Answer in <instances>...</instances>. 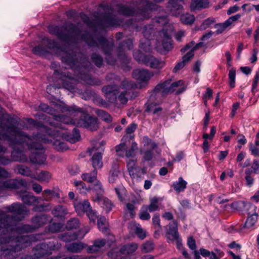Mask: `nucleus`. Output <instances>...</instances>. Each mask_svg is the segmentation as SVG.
Masks as SVG:
<instances>
[{
	"mask_svg": "<svg viewBox=\"0 0 259 259\" xmlns=\"http://www.w3.org/2000/svg\"><path fill=\"white\" fill-rule=\"evenodd\" d=\"M26 121L29 125H32L34 127H39V129L38 130L39 133H38L36 134V135L38 134H41L42 135H46L47 137L49 136V135H48V133L45 130H44L42 129V127H45L47 130H51L52 128H49L47 127H46L43 125H40V124L39 123L37 122L36 121H35L34 120H33V119H31V118H27L26 119ZM35 136H36V135H35ZM34 136H35V135L33 136L31 138H32L33 137H34Z\"/></svg>",
	"mask_w": 259,
	"mask_h": 259,
	"instance_id": "obj_36",
	"label": "nucleus"
},
{
	"mask_svg": "<svg viewBox=\"0 0 259 259\" xmlns=\"http://www.w3.org/2000/svg\"><path fill=\"white\" fill-rule=\"evenodd\" d=\"M178 230V225L176 221H172L168 225L166 237L169 243H173L176 239H178V238L180 237Z\"/></svg>",
	"mask_w": 259,
	"mask_h": 259,
	"instance_id": "obj_22",
	"label": "nucleus"
},
{
	"mask_svg": "<svg viewBox=\"0 0 259 259\" xmlns=\"http://www.w3.org/2000/svg\"><path fill=\"white\" fill-rule=\"evenodd\" d=\"M133 56L135 59L137 61H138L140 63L142 62L143 63H144V58L147 57V56L144 55L140 51L134 52Z\"/></svg>",
	"mask_w": 259,
	"mask_h": 259,
	"instance_id": "obj_64",
	"label": "nucleus"
},
{
	"mask_svg": "<svg viewBox=\"0 0 259 259\" xmlns=\"http://www.w3.org/2000/svg\"><path fill=\"white\" fill-rule=\"evenodd\" d=\"M138 248L136 243L127 244L123 246L118 252L115 250H112L109 253V255L114 259H130L127 255L133 253Z\"/></svg>",
	"mask_w": 259,
	"mask_h": 259,
	"instance_id": "obj_11",
	"label": "nucleus"
},
{
	"mask_svg": "<svg viewBox=\"0 0 259 259\" xmlns=\"http://www.w3.org/2000/svg\"><path fill=\"white\" fill-rule=\"evenodd\" d=\"M159 198L156 197H154L150 199V204L149 205H144L145 206L150 212H153L159 209V206L158 205V202Z\"/></svg>",
	"mask_w": 259,
	"mask_h": 259,
	"instance_id": "obj_42",
	"label": "nucleus"
},
{
	"mask_svg": "<svg viewBox=\"0 0 259 259\" xmlns=\"http://www.w3.org/2000/svg\"><path fill=\"white\" fill-rule=\"evenodd\" d=\"M184 0H169L167 6V11L173 16L180 15L182 11V4Z\"/></svg>",
	"mask_w": 259,
	"mask_h": 259,
	"instance_id": "obj_23",
	"label": "nucleus"
},
{
	"mask_svg": "<svg viewBox=\"0 0 259 259\" xmlns=\"http://www.w3.org/2000/svg\"><path fill=\"white\" fill-rule=\"evenodd\" d=\"M74 185L76 187L78 192L82 194L86 193L87 189L85 184L81 181H75Z\"/></svg>",
	"mask_w": 259,
	"mask_h": 259,
	"instance_id": "obj_51",
	"label": "nucleus"
},
{
	"mask_svg": "<svg viewBox=\"0 0 259 259\" xmlns=\"http://www.w3.org/2000/svg\"><path fill=\"white\" fill-rule=\"evenodd\" d=\"M187 182L183 180L182 177H179L178 181L173 183L174 190L179 193L184 191L186 188Z\"/></svg>",
	"mask_w": 259,
	"mask_h": 259,
	"instance_id": "obj_38",
	"label": "nucleus"
},
{
	"mask_svg": "<svg viewBox=\"0 0 259 259\" xmlns=\"http://www.w3.org/2000/svg\"><path fill=\"white\" fill-rule=\"evenodd\" d=\"M144 64L147 66L155 69L162 68L165 65V62L163 61L150 55H147L144 58Z\"/></svg>",
	"mask_w": 259,
	"mask_h": 259,
	"instance_id": "obj_24",
	"label": "nucleus"
},
{
	"mask_svg": "<svg viewBox=\"0 0 259 259\" xmlns=\"http://www.w3.org/2000/svg\"><path fill=\"white\" fill-rule=\"evenodd\" d=\"M62 112L67 113L73 117L80 114V119L77 121H73V124L77 126L87 128L91 131L97 130L98 128V119L93 116H90L82 109L76 106H64L61 109Z\"/></svg>",
	"mask_w": 259,
	"mask_h": 259,
	"instance_id": "obj_6",
	"label": "nucleus"
},
{
	"mask_svg": "<svg viewBox=\"0 0 259 259\" xmlns=\"http://www.w3.org/2000/svg\"><path fill=\"white\" fill-rule=\"evenodd\" d=\"M136 202V200H133L132 202H128L126 204V209L129 211L131 218H133L135 215L136 207L135 204Z\"/></svg>",
	"mask_w": 259,
	"mask_h": 259,
	"instance_id": "obj_54",
	"label": "nucleus"
},
{
	"mask_svg": "<svg viewBox=\"0 0 259 259\" xmlns=\"http://www.w3.org/2000/svg\"><path fill=\"white\" fill-rule=\"evenodd\" d=\"M105 142L104 141H101L96 142L92 148H89L88 152L92 154H103L105 150Z\"/></svg>",
	"mask_w": 259,
	"mask_h": 259,
	"instance_id": "obj_33",
	"label": "nucleus"
},
{
	"mask_svg": "<svg viewBox=\"0 0 259 259\" xmlns=\"http://www.w3.org/2000/svg\"><path fill=\"white\" fill-rule=\"evenodd\" d=\"M119 170L118 166L116 162H113L112 164V168L109 172L108 181L110 183H115L118 178Z\"/></svg>",
	"mask_w": 259,
	"mask_h": 259,
	"instance_id": "obj_31",
	"label": "nucleus"
},
{
	"mask_svg": "<svg viewBox=\"0 0 259 259\" xmlns=\"http://www.w3.org/2000/svg\"><path fill=\"white\" fill-rule=\"evenodd\" d=\"M15 170L19 174L26 177H29L31 178H35V175L33 174L30 168L23 165H18Z\"/></svg>",
	"mask_w": 259,
	"mask_h": 259,
	"instance_id": "obj_32",
	"label": "nucleus"
},
{
	"mask_svg": "<svg viewBox=\"0 0 259 259\" xmlns=\"http://www.w3.org/2000/svg\"><path fill=\"white\" fill-rule=\"evenodd\" d=\"M51 178L52 175L49 171H42L35 176V178L34 179L40 182L48 183Z\"/></svg>",
	"mask_w": 259,
	"mask_h": 259,
	"instance_id": "obj_41",
	"label": "nucleus"
},
{
	"mask_svg": "<svg viewBox=\"0 0 259 259\" xmlns=\"http://www.w3.org/2000/svg\"><path fill=\"white\" fill-rule=\"evenodd\" d=\"M106 223V220L104 217H100L98 219V228L99 230L103 233H106L107 231Z\"/></svg>",
	"mask_w": 259,
	"mask_h": 259,
	"instance_id": "obj_50",
	"label": "nucleus"
},
{
	"mask_svg": "<svg viewBox=\"0 0 259 259\" xmlns=\"http://www.w3.org/2000/svg\"><path fill=\"white\" fill-rule=\"evenodd\" d=\"M61 244L54 241H49L48 243H42L38 244L35 247V252L34 255L36 258H39L41 256L48 254L49 250L58 249L61 247Z\"/></svg>",
	"mask_w": 259,
	"mask_h": 259,
	"instance_id": "obj_12",
	"label": "nucleus"
},
{
	"mask_svg": "<svg viewBox=\"0 0 259 259\" xmlns=\"http://www.w3.org/2000/svg\"><path fill=\"white\" fill-rule=\"evenodd\" d=\"M79 222L77 219L73 218L67 222L66 228L68 230L76 229L79 227Z\"/></svg>",
	"mask_w": 259,
	"mask_h": 259,
	"instance_id": "obj_53",
	"label": "nucleus"
},
{
	"mask_svg": "<svg viewBox=\"0 0 259 259\" xmlns=\"http://www.w3.org/2000/svg\"><path fill=\"white\" fill-rule=\"evenodd\" d=\"M71 120V122L69 123H65L64 122H60L61 123V125H59V126H53L54 128H52L51 130H47L45 127H43L42 129L45 130L48 133V135H49V138L51 137H62L63 139H64L66 141H69L71 143H74L76 142L79 141L80 138V135L79 134V130L76 128H74L73 130L72 133H70L67 132H63V130H66V128L63 126V124H74L73 120L70 117H68Z\"/></svg>",
	"mask_w": 259,
	"mask_h": 259,
	"instance_id": "obj_8",
	"label": "nucleus"
},
{
	"mask_svg": "<svg viewBox=\"0 0 259 259\" xmlns=\"http://www.w3.org/2000/svg\"><path fill=\"white\" fill-rule=\"evenodd\" d=\"M33 53L37 55H42L47 52L46 48L40 45L35 47L32 50Z\"/></svg>",
	"mask_w": 259,
	"mask_h": 259,
	"instance_id": "obj_61",
	"label": "nucleus"
},
{
	"mask_svg": "<svg viewBox=\"0 0 259 259\" xmlns=\"http://www.w3.org/2000/svg\"><path fill=\"white\" fill-rule=\"evenodd\" d=\"M53 145L54 148L59 151H63L67 149L66 144L59 139H56L53 141Z\"/></svg>",
	"mask_w": 259,
	"mask_h": 259,
	"instance_id": "obj_48",
	"label": "nucleus"
},
{
	"mask_svg": "<svg viewBox=\"0 0 259 259\" xmlns=\"http://www.w3.org/2000/svg\"><path fill=\"white\" fill-rule=\"evenodd\" d=\"M49 31L50 33L57 35L64 42V46L61 49V60L74 73L73 75L69 72L60 73L59 78L65 89L69 91L75 89L77 78L82 80L88 84L100 83V81H95L88 73L92 68V65L77 47V43L79 39L84 41L91 48L102 49L108 64L113 65L116 61L111 54L114 46L112 40H108L102 36H92L87 32L81 34L76 26L70 23H67L65 26H50Z\"/></svg>",
	"mask_w": 259,
	"mask_h": 259,
	"instance_id": "obj_1",
	"label": "nucleus"
},
{
	"mask_svg": "<svg viewBox=\"0 0 259 259\" xmlns=\"http://www.w3.org/2000/svg\"><path fill=\"white\" fill-rule=\"evenodd\" d=\"M130 92L124 91L121 92L118 96V99L122 104H126L128 101Z\"/></svg>",
	"mask_w": 259,
	"mask_h": 259,
	"instance_id": "obj_58",
	"label": "nucleus"
},
{
	"mask_svg": "<svg viewBox=\"0 0 259 259\" xmlns=\"http://www.w3.org/2000/svg\"><path fill=\"white\" fill-rule=\"evenodd\" d=\"M143 142L144 147L146 148V150L143 152L142 150H141V153H143V159L144 160L150 161L153 158V150L157 148V144L147 136L143 137Z\"/></svg>",
	"mask_w": 259,
	"mask_h": 259,
	"instance_id": "obj_13",
	"label": "nucleus"
},
{
	"mask_svg": "<svg viewBox=\"0 0 259 259\" xmlns=\"http://www.w3.org/2000/svg\"><path fill=\"white\" fill-rule=\"evenodd\" d=\"M170 82L171 80L168 79L163 82L157 84L153 90V94L151 97L150 100H152L154 95L155 96L163 97L166 96L167 94L171 93L169 87V83Z\"/></svg>",
	"mask_w": 259,
	"mask_h": 259,
	"instance_id": "obj_18",
	"label": "nucleus"
},
{
	"mask_svg": "<svg viewBox=\"0 0 259 259\" xmlns=\"http://www.w3.org/2000/svg\"><path fill=\"white\" fill-rule=\"evenodd\" d=\"M166 22V19L162 17L153 19L152 20V25L142 26L141 25L137 26L133 24V26L136 28L137 31H142L144 37V39H141L140 41L139 47L141 51L148 52L151 50L152 46L150 40L155 33V29H157V26L165 24Z\"/></svg>",
	"mask_w": 259,
	"mask_h": 259,
	"instance_id": "obj_7",
	"label": "nucleus"
},
{
	"mask_svg": "<svg viewBox=\"0 0 259 259\" xmlns=\"http://www.w3.org/2000/svg\"><path fill=\"white\" fill-rule=\"evenodd\" d=\"M135 232L138 236L141 239H143L146 237V232L141 228L139 224L135 225Z\"/></svg>",
	"mask_w": 259,
	"mask_h": 259,
	"instance_id": "obj_60",
	"label": "nucleus"
},
{
	"mask_svg": "<svg viewBox=\"0 0 259 259\" xmlns=\"http://www.w3.org/2000/svg\"><path fill=\"white\" fill-rule=\"evenodd\" d=\"M133 77L141 82L147 84L153 74L145 69H137L133 71Z\"/></svg>",
	"mask_w": 259,
	"mask_h": 259,
	"instance_id": "obj_21",
	"label": "nucleus"
},
{
	"mask_svg": "<svg viewBox=\"0 0 259 259\" xmlns=\"http://www.w3.org/2000/svg\"><path fill=\"white\" fill-rule=\"evenodd\" d=\"M169 87L171 93L175 92L176 94H180L184 92L186 90V86L183 80H179L177 81L169 83Z\"/></svg>",
	"mask_w": 259,
	"mask_h": 259,
	"instance_id": "obj_27",
	"label": "nucleus"
},
{
	"mask_svg": "<svg viewBox=\"0 0 259 259\" xmlns=\"http://www.w3.org/2000/svg\"><path fill=\"white\" fill-rule=\"evenodd\" d=\"M135 87V84L132 80L124 78L123 79L120 83L119 88L125 90V91H127L130 92V90L133 89Z\"/></svg>",
	"mask_w": 259,
	"mask_h": 259,
	"instance_id": "obj_43",
	"label": "nucleus"
},
{
	"mask_svg": "<svg viewBox=\"0 0 259 259\" xmlns=\"http://www.w3.org/2000/svg\"><path fill=\"white\" fill-rule=\"evenodd\" d=\"M121 21L115 16L109 13L103 17L99 27L101 29L104 30L109 27L119 25Z\"/></svg>",
	"mask_w": 259,
	"mask_h": 259,
	"instance_id": "obj_20",
	"label": "nucleus"
},
{
	"mask_svg": "<svg viewBox=\"0 0 259 259\" xmlns=\"http://www.w3.org/2000/svg\"><path fill=\"white\" fill-rule=\"evenodd\" d=\"M216 22L215 19L213 17H209L205 20L201 24L200 28L201 29L204 30L209 27L212 24Z\"/></svg>",
	"mask_w": 259,
	"mask_h": 259,
	"instance_id": "obj_55",
	"label": "nucleus"
},
{
	"mask_svg": "<svg viewBox=\"0 0 259 259\" xmlns=\"http://www.w3.org/2000/svg\"><path fill=\"white\" fill-rule=\"evenodd\" d=\"M62 225L60 223H53L50 224L49 227V230L52 233L58 232L60 231Z\"/></svg>",
	"mask_w": 259,
	"mask_h": 259,
	"instance_id": "obj_63",
	"label": "nucleus"
},
{
	"mask_svg": "<svg viewBox=\"0 0 259 259\" xmlns=\"http://www.w3.org/2000/svg\"><path fill=\"white\" fill-rule=\"evenodd\" d=\"M229 85L231 88L235 86L236 70L235 68H231L229 73Z\"/></svg>",
	"mask_w": 259,
	"mask_h": 259,
	"instance_id": "obj_52",
	"label": "nucleus"
},
{
	"mask_svg": "<svg viewBox=\"0 0 259 259\" xmlns=\"http://www.w3.org/2000/svg\"><path fill=\"white\" fill-rule=\"evenodd\" d=\"M93 200L100 205L107 213L111 211L113 206L112 203L109 199L99 195L93 197Z\"/></svg>",
	"mask_w": 259,
	"mask_h": 259,
	"instance_id": "obj_25",
	"label": "nucleus"
},
{
	"mask_svg": "<svg viewBox=\"0 0 259 259\" xmlns=\"http://www.w3.org/2000/svg\"><path fill=\"white\" fill-rule=\"evenodd\" d=\"M242 203L243 207L246 209H251L254 211V213L248 217L245 224L240 230H242L243 228L249 229L254 225L257 220L258 214L255 212L257 207L250 202L243 201Z\"/></svg>",
	"mask_w": 259,
	"mask_h": 259,
	"instance_id": "obj_14",
	"label": "nucleus"
},
{
	"mask_svg": "<svg viewBox=\"0 0 259 259\" xmlns=\"http://www.w3.org/2000/svg\"><path fill=\"white\" fill-rule=\"evenodd\" d=\"M119 90V87L115 84L106 85L102 89L106 98L111 103H113L116 100Z\"/></svg>",
	"mask_w": 259,
	"mask_h": 259,
	"instance_id": "obj_17",
	"label": "nucleus"
},
{
	"mask_svg": "<svg viewBox=\"0 0 259 259\" xmlns=\"http://www.w3.org/2000/svg\"><path fill=\"white\" fill-rule=\"evenodd\" d=\"M75 209L78 213L88 212V210L92 209L90 204L88 201H84L83 202L75 203L74 204Z\"/></svg>",
	"mask_w": 259,
	"mask_h": 259,
	"instance_id": "obj_30",
	"label": "nucleus"
},
{
	"mask_svg": "<svg viewBox=\"0 0 259 259\" xmlns=\"http://www.w3.org/2000/svg\"><path fill=\"white\" fill-rule=\"evenodd\" d=\"M7 212H12L24 217L29 213V209L23 204L16 202L5 207Z\"/></svg>",
	"mask_w": 259,
	"mask_h": 259,
	"instance_id": "obj_19",
	"label": "nucleus"
},
{
	"mask_svg": "<svg viewBox=\"0 0 259 259\" xmlns=\"http://www.w3.org/2000/svg\"><path fill=\"white\" fill-rule=\"evenodd\" d=\"M93 167L94 169L101 168L103 166L102 154H93L91 158Z\"/></svg>",
	"mask_w": 259,
	"mask_h": 259,
	"instance_id": "obj_35",
	"label": "nucleus"
},
{
	"mask_svg": "<svg viewBox=\"0 0 259 259\" xmlns=\"http://www.w3.org/2000/svg\"><path fill=\"white\" fill-rule=\"evenodd\" d=\"M229 26L226 21L223 23L215 24L214 27L217 29L216 33L217 34L222 33Z\"/></svg>",
	"mask_w": 259,
	"mask_h": 259,
	"instance_id": "obj_56",
	"label": "nucleus"
},
{
	"mask_svg": "<svg viewBox=\"0 0 259 259\" xmlns=\"http://www.w3.org/2000/svg\"><path fill=\"white\" fill-rule=\"evenodd\" d=\"M18 120L14 117L6 118L0 114V130L4 133H0V141L9 142L11 146L25 144L30 149L34 151L30 156V161L34 164H44L46 160L42 143L52 142V140L46 135L38 134L32 138L28 136L17 126ZM7 148L0 144V153H5Z\"/></svg>",
	"mask_w": 259,
	"mask_h": 259,
	"instance_id": "obj_2",
	"label": "nucleus"
},
{
	"mask_svg": "<svg viewBox=\"0 0 259 259\" xmlns=\"http://www.w3.org/2000/svg\"><path fill=\"white\" fill-rule=\"evenodd\" d=\"M224 255V252L220 250L215 249L214 251H210L208 256V259H220Z\"/></svg>",
	"mask_w": 259,
	"mask_h": 259,
	"instance_id": "obj_57",
	"label": "nucleus"
},
{
	"mask_svg": "<svg viewBox=\"0 0 259 259\" xmlns=\"http://www.w3.org/2000/svg\"><path fill=\"white\" fill-rule=\"evenodd\" d=\"M96 113L101 119L106 122L110 123L112 121V118L111 115L104 110H97L96 111Z\"/></svg>",
	"mask_w": 259,
	"mask_h": 259,
	"instance_id": "obj_44",
	"label": "nucleus"
},
{
	"mask_svg": "<svg viewBox=\"0 0 259 259\" xmlns=\"http://www.w3.org/2000/svg\"><path fill=\"white\" fill-rule=\"evenodd\" d=\"M84 247V244L81 242H74L66 245L67 249L68 251L75 253L80 252Z\"/></svg>",
	"mask_w": 259,
	"mask_h": 259,
	"instance_id": "obj_37",
	"label": "nucleus"
},
{
	"mask_svg": "<svg viewBox=\"0 0 259 259\" xmlns=\"http://www.w3.org/2000/svg\"><path fill=\"white\" fill-rule=\"evenodd\" d=\"M163 0H140L139 3L132 2L129 4L118 5V12L125 16H134L135 19L144 20L151 17V13L156 9L157 6L153 3H159Z\"/></svg>",
	"mask_w": 259,
	"mask_h": 259,
	"instance_id": "obj_5",
	"label": "nucleus"
},
{
	"mask_svg": "<svg viewBox=\"0 0 259 259\" xmlns=\"http://www.w3.org/2000/svg\"><path fill=\"white\" fill-rule=\"evenodd\" d=\"M171 31L172 29L168 28L167 26H165L158 31L156 47L157 51L163 53L168 52L172 49V40L170 36Z\"/></svg>",
	"mask_w": 259,
	"mask_h": 259,
	"instance_id": "obj_9",
	"label": "nucleus"
},
{
	"mask_svg": "<svg viewBox=\"0 0 259 259\" xmlns=\"http://www.w3.org/2000/svg\"><path fill=\"white\" fill-rule=\"evenodd\" d=\"M180 20L183 23L185 24H192L195 21V17L191 14L186 13L181 16Z\"/></svg>",
	"mask_w": 259,
	"mask_h": 259,
	"instance_id": "obj_49",
	"label": "nucleus"
},
{
	"mask_svg": "<svg viewBox=\"0 0 259 259\" xmlns=\"http://www.w3.org/2000/svg\"><path fill=\"white\" fill-rule=\"evenodd\" d=\"M133 48V40L131 38H128L124 40L123 42L119 45L118 48V57L119 59L124 63L128 62V58L125 54V51L130 50Z\"/></svg>",
	"mask_w": 259,
	"mask_h": 259,
	"instance_id": "obj_16",
	"label": "nucleus"
},
{
	"mask_svg": "<svg viewBox=\"0 0 259 259\" xmlns=\"http://www.w3.org/2000/svg\"><path fill=\"white\" fill-rule=\"evenodd\" d=\"M137 159H133L127 161V168L130 176L133 178H140L146 173V168L136 166Z\"/></svg>",
	"mask_w": 259,
	"mask_h": 259,
	"instance_id": "obj_15",
	"label": "nucleus"
},
{
	"mask_svg": "<svg viewBox=\"0 0 259 259\" xmlns=\"http://www.w3.org/2000/svg\"><path fill=\"white\" fill-rule=\"evenodd\" d=\"M154 248L153 243L152 241H147L143 244L142 250L144 252H148Z\"/></svg>",
	"mask_w": 259,
	"mask_h": 259,
	"instance_id": "obj_62",
	"label": "nucleus"
},
{
	"mask_svg": "<svg viewBox=\"0 0 259 259\" xmlns=\"http://www.w3.org/2000/svg\"><path fill=\"white\" fill-rule=\"evenodd\" d=\"M19 195L23 202L27 205H32L37 202L38 199L31 192L21 191L19 192Z\"/></svg>",
	"mask_w": 259,
	"mask_h": 259,
	"instance_id": "obj_26",
	"label": "nucleus"
},
{
	"mask_svg": "<svg viewBox=\"0 0 259 259\" xmlns=\"http://www.w3.org/2000/svg\"><path fill=\"white\" fill-rule=\"evenodd\" d=\"M11 217L10 220L4 218V222L5 224H9L10 229H8L5 232L9 235L13 240H21L22 238L27 237L28 238V243L25 246H23L22 248L19 251V253L17 257L14 259H16L20 254L21 250L24 248L30 246L31 244V242L34 239V237L32 235H22L15 237L13 234L14 232L16 231L19 233H27L29 232H32L35 229L38 228L39 227L43 226L44 225L48 223L51 221V217H49L46 214H40L36 215L32 218V225L30 226L29 225H19L17 226L15 224V221L19 220V219H16L15 217L8 214ZM23 242L21 241V243ZM3 258L7 259L4 256H3Z\"/></svg>",
	"mask_w": 259,
	"mask_h": 259,
	"instance_id": "obj_4",
	"label": "nucleus"
},
{
	"mask_svg": "<svg viewBox=\"0 0 259 259\" xmlns=\"http://www.w3.org/2000/svg\"><path fill=\"white\" fill-rule=\"evenodd\" d=\"M11 177L5 168L0 166V192L5 189H16L21 188H27L28 184L23 179H10L4 182L3 180ZM10 220L11 217L6 212L0 210V259L5 256L7 259H14L17 257L19 251L23 246H26L28 243L27 237L22 238L20 240H15L8 235L5 231L10 229V224H5L4 218Z\"/></svg>",
	"mask_w": 259,
	"mask_h": 259,
	"instance_id": "obj_3",
	"label": "nucleus"
},
{
	"mask_svg": "<svg viewBox=\"0 0 259 259\" xmlns=\"http://www.w3.org/2000/svg\"><path fill=\"white\" fill-rule=\"evenodd\" d=\"M91 59L92 62L98 67H101L103 65V60L102 57L99 54L94 53L91 55Z\"/></svg>",
	"mask_w": 259,
	"mask_h": 259,
	"instance_id": "obj_47",
	"label": "nucleus"
},
{
	"mask_svg": "<svg viewBox=\"0 0 259 259\" xmlns=\"http://www.w3.org/2000/svg\"><path fill=\"white\" fill-rule=\"evenodd\" d=\"M39 108L40 110L52 116L53 120L50 121L48 120V121L52 127L60 125L61 123H58V122L65 123H69L71 122L68 116L64 115H57L55 111L46 104H40Z\"/></svg>",
	"mask_w": 259,
	"mask_h": 259,
	"instance_id": "obj_10",
	"label": "nucleus"
},
{
	"mask_svg": "<svg viewBox=\"0 0 259 259\" xmlns=\"http://www.w3.org/2000/svg\"><path fill=\"white\" fill-rule=\"evenodd\" d=\"M11 161L25 162L27 160V156L23 154L22 151L15 147L11 153Z\"/></svg>",
	"mask_w": 259,
	"mask_h": 259,
	"instance_id": "obj_29",
	"label": "nucleus"
},
{
	"mask_svg": "<svg viewBox=\"0 0 259 259\" xmlns=\"http://www.w3.org/2000/svg\"><path fill=\"white\" fill-rule=\"evenodd\" d=\"M147 104L148 105L146 109V111L147 112L155 114L162 110V108L161 107L156 104L150 102V101H149V103H148Z\"/></svg>",
	"mask_w": 259,
	"mask_h": 259,
	"instance_id": "obj_46",
	"label": "nucleus"
},
{
	"mask_svg": "<svg viewBox=\"0 0 259 259\" xmlns=\"http://www.w3.org/2000/svg\"><path fill=\"white\" fill-rule=\"evenodd\" d=\"M43 197L45 198V200L49 201L53 198H58L60 197V194L57 190H50L46 189L43 192Z\"/></svg>",
	"mask_w": 259,
	"mask_h": 259,
	"instance_id": "obj_39",
	"label": "nucleus"
},
{
	"mask_svg": "<svg viewBox=\"0 0 259 259\" xmlns=\"http://www.w3.org/2000/svg\"><path fill=\"white\" fill-rule=\"evenodd\" d=\"M208 5V0H194L191 4V9L193 10L205 9L207 8Z\"/></svg>",
	"mask_w": 259,
	"mask_h": 259,
	"instance_id": "obj_34",
	"label": "nucleus"
},
{
	"mask_svg": "<svg viewBox=\"0 0 259 259\" xmlns=\"http://www.w3.org/2000/svg\"><path fill=\"white\" fill-rule=\"evenodd\" d=\"M138 149V145L135 142L132 143L130 148L126 149L125 152V156L126 158V165L127 164V161L128 160H133V159H136V151Z\"/></svg>",
	"mask_w": 259,
	"mask_h": 259,
	"instance_id": "obj_28",
	"label": "nucleus"
},
{
	"mask_svg": "<svg viewBox=\"0 0 259 259\" xmlns=\"http://www.w3.org/2000/svg\"><path fill=\"white\" fill-rule=\"evenodd\" d=\"M145 206H143L140 209L139 213V217L142 220H148L150 219V215L147 211Z\"/></svg>",
	"mask_w": 259,
	"mask_h": 259,
	"instance_id": "obj_59",
	"label": "nucleus"
},
{
	"mask_svg": "<svg viewBox=\"0 0 259 259\" xmlns=\"http://www.w3.org/2000/svg\"><path fill=\"white\" fill-rule=\"evenodd\" d=\"M52 213L55 217H63L67 213V209L65 206L58 205L53 210Z\"/></svg>",
	"mask_w": 259,
	"mask_h": 259,
	"instance_id": "obj_45",
	"label": "nucleus"
},
{
	"mask_svg": "<svg viewBox=\"0 0 259 259\" xmlns=\"http://www.w3.org/2000/svg\"><path fill=\"white\" fill-rule=\"evenodd\" d=\"M81 177L83 181L89 183H92L97 179V170L96 169H94L90 173L83 174Z\"/></svg>",
	"mask_w": 259,
	"mask_h": 259,
	"instance_id": "obj_40",
	"label": "nucleus"
}]
</instances>
